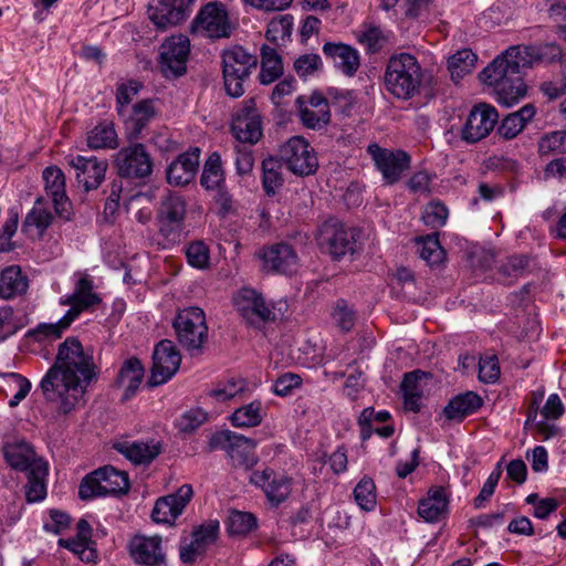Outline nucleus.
I'll return each mask as SVG.
<instances>
[{
	"label": "nucleus",
	"mask_w": 566,
	"mask_h": 566,
	"mask_svg": "<svg viewBox=\"0 0 566 566\" xmlns=\"http://www.w3.org/2000/svg\"><path fill=\"white\" fill-rule=\"evenodd\" d=\"M99 369L93 352L85 349L77 337L70 336L59 345L52 366L39 384L43 398L69 413L83 398L87 387L97 380Z\"/></svg>",
	"instance_id": "obj_1"
},
{
	"label": "nucleus",
	"mask_w": 566,
	"mask_h": 566,
	"mask_svg": "<svg viewBox=\"0 0 566 566\" xmlns=\"http://www.w3.org/2000/svg\"><path fill=\"white\" fill-rule=\"evenodd\" d=\"M563 52L559 45H512L488 64L479 77L492 90L497 103L510 107L525 95L527 86L523 73L537 63L560 61Z\"/></svg>",
	"instance_id": "obj_2"
},
{
	"label": "nucleus",
	"mask_w": 566,
	"mask_h": 566,
	"mask_svg": "<svg viewBox=\"0 0 566 566\" xmlns=\"http://www.w3.org/2000/svg\"><path fill=\"white\" fill-rule=\"evenodd\" d=\"M423 84L424 71L416 56L409 53H399L388 60L384 85L390 95L408 101L421 94Z\"/></svg>",
	"instance_id": "obj_3"
},
{
	"label": "nucleus",
	"mask_w": 566,
	"mask_h": 566,
	"mask_svg": "<svg viewBox=\"0 0 566 566\" xmlns=\"http://www.w3.org/2000/svg\"><path fill=\"white\" fill-rule=\"evenodd\" d=\"M358 238L359 230L332 218L319 226L316 241L322 252L329 254L334 260H340L358 251Z\"/></svg>",
	"instance_id": "obj_4"
},
{
	"label": "nucleus",
	"mask_w": 566,
	"mask_h": 566,
	"mask_svg": "<svg viewBox=\"0 0 566 566\" xmlns=\"http://www.w3.org/2000/svg\"><path fill=\"white\" fill-rule=\"evenodd\" d=\"M188 203L177 191L164 195L156 208V224L158 233L168 242L177 243L185 229Z\"/></svg>",
	"instance_id": "obj_5"
},
{
	"label": "nucleus",
	"mask_w": 566,
	"mask_h": 566,
	"mask_svg": "<svg viewBox=\"0 0 566 566\" xmlns=\"http://www.w3.org/2000/svg\"><path fill=\"white\" fill-rule=\"evenodd\" d=\"M130 484L128 474L106 465L85 475L78 486V496L88 501L97 496L126 494Z\"/></svg>",
	"instance_id": "obj_6"
},
{
	"label": "nucleus",
	"mask_w": 566,
	"mask_h": 566,
	"mask_svg": "<svg viewBox=\"0 0 566 566\" xmlns=\"http://www.w3.org/2000/svg\"><path fill=\"white\" fill-rule=\"evenodd\" d=\"M258 59L250 54L242 46L235 45L222 54V73L227 94L232 97L243 95V82L250 76L251 70L255 69Z\"/></svg>",
	"instance_id": "obj_7"
},
{
	"label": "nucleus",
	"mask_w": 566,
	"mask_h": 566,
	"mask_svg": "<svg viewBox=\"0 0 566 566\" xmlns=\"http://www.w3.org/2000/svg\"><path fill=\"white\" fill-rule=\"evenodd\" d=\"M178 343L190 354L200 352L208 338L203 310L197 306L180 310L172 322Z\"/></svg>",
	"instance_id": "obj_8"
},
{
	"label": "nucleus",
	"mask_w": 566,
	"mask_h": 566,
	"mask_svg": "<svg viewBox=\"0 0 566 566\" xmlns=\"http://www.w3.org/2000/svg\"><path fill=\"white\" fill-rule=\"evenodd\" d=\"M255 447L253 439L230 430L218 431L209 440V451L218 449L226 451L234 467L245 470L252 469L258 462Z\"/></svg>",
	"instance_id": "obj_9"
},
{
	"label": "nucleus",
	"mask_w": 566,
	"mask_h": 566,
	"mask_svg": "<svg viewBox=\"0 0 566 566\" xmlns=\"http://www.w3.org/2000/svg\"><path fill=\"white\" fill-rule=\"evenodd\" d=\"M119 177L146 184L154 171V159L142 143L119 149L114 158Z\"/></svg>",
	"instance_id": "obj_10"
},
{
	"label": "nucleus",
	"mask_w": 566,
	"mask_h": 566,
	"mask_svg": "<svg viewBox=\"0 0 566 566\" xmlns=\"http://www.w3.org/2000/svg\"><path fill=\"white\" fill-rule=\"evenodd\" d=\"M279 158L287 170L298 177L312 176L318 169L317 155L302 136H293L281 145Z\"/></svg>",
	"instance_id": "obj_11"
},
{
	"label": "nucleus",
	"mask_w": 566,
	"mask_h": 566,
	"mask_svg": "<svg viewBox=\"0 0 566 566\" xmlns=\"http://www.w3.org/2000/svg\"><path fill=\"white\" fill-rule=\"evenodd\" d=\"M367 153L381 174L385 185L397 184L410 168V156L405 150H391L374 143L368 145Z\"/></svg>",
	"instance_id": "obj_12"
},
{
	"label": "nucleus",
	"mask_w": 566,
	"mask_h": 566,
	"mask_svg": "<svg viewBox=\"0 0 566 566\" xmlns=\"http://www.w3.org/2000/svg\"><path fill=\"white\" fill-rule=\"evenodd\" d=\"M190 53V41L186 35H171L160 45L159 67L167 78L186 74Z\"/></svg>",
	"instance_id": "obj_13"
},
{
	"label": "nucleus",
	"mask_w": 566,
	"mask_h": 566,
	"mask_svg": "<svg viewBox=\"0 0 566 566\" xmlns=\"http://www.w3.org/2000/svg\"><path fill=\"white\" fill-rule=\"evenodd\" d=\"M181 355L170 339H161L153 353V367L147 386L150 388L167 382L178 371Z\"/></svg>",
	"instance_id": "obj_14"
},
{
	"label": "nucleus",
	"mask_w": 566,
	"mask_h": 566,
	"mask_svg": "<svg viewBox=\"0 0 566 566\" xmlns=\"http://www.w3.org/2000/svg\"><path fill=\"white\" fill-rule=\"evenodd\" d=\"M231 132L234 138L243 145H255L261 139L263 135L262 119L254 99L244 101L233 114Z\"/></svg>",
	"instance_id": "obj_15"
},
{
	"label": "nucleus",
	"mask_w": 566,
	"mask_h": 566,
	"mask_svg": "<svg viewBox=\"0 0 566 566\" xmlns=\"http://www.w3.org/2000/svg\"><path fill=\"white\" fill-rule=\"evenodd\" d=\"M233 304L239 314L249 323L272 322L276 319L273 310L266 304L261 293L251 287H242L233 296Z\"/></svg>",
	"instance_id": "obj_16"
},
{
	"label": "nucleus",
	"mask_w": 566,
	"mask_h": 566,
	"mask_svg": "<svg viewBox=\"0 0 566 566\" xmlns=\"http://www.w3.org/2000/svg\"><path fill=\"white\" fill-rule=\"evenodd\" d=\"M65 159L73 168L78 185L83 186L85 191L97 189L104 181L108 167L107 160L82 155H69Z\"/></svg>",
	"instance_id": "obj_17"
},
{
	"label": "nucleus",
	"mask_w": 566,
	"mask_h": 566,
	"mask_svg": "<svg viewBox=\"0 0 566 566\" xmlns=\"http://www.w3.org/2000/svg\"><path fill=\"white\" fill-rule=\"evenodd\" d=\"M499 120L496 109L489 104L475 105L462 128V139L474 144L485 138Z\"/></svg>",
	"instance_id": "obj_18"
},
{
	"label": "nucleus",
	"mask_w": 566,
	"mask_h": 566,
	"mask_svg": "<svg viewBox=\"0 0 566 566\" xmlns=\"http://www.w3.org/2000/svg\"><path fill=\"white\" fill-rule=\"evenodd\" d=\"M192 29L196 32L202 31L212 39L228 38L231 34L228 13L218 3L205 6L195 18Z\"/></svg>",
	"instance_id": "obj_19"
},
{
	"label": "nucleus",
	"mask_w": 566,
	"mask_h": 566,
	"mask_svg": "<svg viewBox=\"0 0 566 566\" xmlns=\"http://www.w3.org/2000/svg\"><path fill=\"white\" fill-rule=\"evenodd\" d=\"M193 495L190 484L181 485L176 493L158 499L151 512L156 523L172 524L184 512Z\"/></svg>",
	"instance_id": "obj_20"
},
{
	"label": "nucleus",
	"mask_w": 566,
	"mask_h": 566,
	"mask_svg": "<svg viewBox=\"0 0 566 566\" xmlns=\"http://www.w3.org/2000/svg\"><path fill=\"white\" fill-rule=\"evenodd\" d=\"M195 0H159L156 6H149V19L161 29L176 25L187 19L192 10Z\"/></svg>",
	"instance_id": "obj_21"
},
{
	"label": "nucleus",
	"mask_w": 566,
	"mask_h": 566,
	"mask_svg": "<svg viewBox=\"0 0 566 566\" xmlns=\"http://www.w3.org/2000/svg\"><path fill=\"white\" fill-rule=\"evenodd\" d=\"M259 256L263 261V268L271 272L291 274L297 269V254L287 243L266 247L261 250Z\"/></svg>",
	"instance_id": "obj_22"
},
{
	"label": "nucleus",
	"mask_w": 566,
	"mask_h": 566,
	"mask_svg": "<svg viewBox=\"0 0 566 566\" xmlns=\"http://www.w3.org/2000/svg\"><path fill=\"white\" fill-rule=\"evenodd\" d=\"M46 195L51 198L55 213L64 219H71V202L65 192V177L55 166L46 167L43 171Z\"/></svg>",
	"instance_id": "obj_23"
},
{
	"label": "nucleus",
	"mask_w": 566,
	"mask_h": 566,
	"mask_svg": "<svg viewBox=\"0 0 566 566\" xmlns=\"http://www.w3.org/2000/svg\"><path fill=\"white\" fill-rule=\"evenodd\" d=\"M250 482L262 488L269 501L275 505L284 502L291 492V480L271 469L252 472Z\"/></svg>",
	"instance_id": "obj_24"
},
{
	"label": "nucleus",
	"mask_w": 566,
	"mask_h": 566,
	"mask_svg": "<svg viewBox=\"0 0 566 566\" xmlns=\"http://www.w3.org/2000/svg\"><path fill=\"white\" fill-rule=\"evenodd\" d=\"M200 149L198 147L180 154L166 170L167 182L171 186H186L191 182L198 171Z\"/></svg>",
	"instance_id": "obj_25"
},
{
	"label": "nucleus",
	"mask_w": 566,
	"mask_h": 566,
	"mask_svg": "<svg viewBox=\"0 0 566 566\" xmlns=\"http://www.w3.org/2000/svg\"><path fill=\"white\" fill-rule=\"evenodd\" d=\"M93 289L94 284L92 279L88 275H84L76 282L73 293L61 301L63 305L70 306L65 314H71L73 321L83 312L88 311L102 302V298L98 294L93 292Z\"/></svg>",
	"instance_id": "obj_26"
},
{
	"label": "nucleus",
	"mask_w": 566,
	"mask_h": 566,
	"mask_svg": "<svg viewBox=\"0 0 566 566\" xmlns=\"http://www.w3.org/2000/svg\"><path fill=\"white\" fill-rule=\"evenodd\" d=\"M129 551L137 564L158 566L165 563V553L159 536H135L129 543Z\"/></svg>",
	"instance_id": "obj_27"
},
{
	"label": "nucleus",
	"mask_w": 566,
	"mask_h": 566,
	"mask_svg": "<svg viewBox=\"0 0 566 566\" xmlns=\"http://www.w3.org/2000/svg\"><path fill=\"white\" fill-rule=\"evenodd\" d=\"M3 455L7 463L14 470L29 471L38 461H44L39 458L33 447L24 440L7 441L3 446Z\"/></svg>",
	"instance_id": "obj_28"
},
{
	"label": "nucleus",
	"mask_w": 566,
	"mask_h": 566,
	"mask_svg": "<svg viewBox=\"0 0 566 566\" xmlns=\"http://www.w3.org/2000/svg\"><path fill=\"white\" fill-rule=\"evenodd\" d=\"M323 53L347 76H353L360 65L357 50L347 44L327 42L323 45Z\"/></svg>",
	"instance_id": "obj_29"
},
{
	"label": "nucleus",
	"mask_w": 566,
	"mask_h": 566,
	"mask_svg": "<svg viewBox=\"0 0 566 566\" xmlns=\"http://www.w3.org/2000/svg\"><path fill=\"white\" fill-rule=\"evenodd\" d=\"M114 449L134 464H148L160 453L161 447L154 441H119L114 443Z\"/></svg>",
	"instance_id": "obj_30"
},
{
	"label": "nucleus",
	"mask_w": 566,
	"mask_h": 566,
	"mask_svg": "<svg viewBox=\"0 0 566 566\" xmlns=\"http://www.w3.org/2000/svg\"><path fill=\"white\" fill-rule=\"evenodd\" d=\"M144 376V365L137 357H130L123 363L116 377V384L125 388L123 400H129L136 395Z\"/></svg>",
	"instance_id": "obj_31"
},
{
	"label": "nucleus",
	"mask_w": 566,
	"mask_h": 566,
	"mask_svg": "<svg viewBox=\"0 0 566 566\" xmlns=\"http://www.w3.org/2000/svg\"><path fill=\"white\" fill-rule=\"evenodd\" d=\"M448 503L444 488L436 486L419 502L418 514L426 522L436 523L447 513Z\"/></svg>",
	"instance_id": "obj_32"
},
{
	"label": "nucleus",
	"mask_w": 566,
	"mask_h": 566,
	"mask_svg": "<svg viewBox=\"0 0 566 566\" xmlns=\"http://www.w3.org/2000/svg\"><path fill=\"white\" fill-rule=\"evenodd\" d=\"M483 405L482 398L474 391H467L453 397L443 409L449 420H463L478 411Z\"/></svg>",
	"instance_id": "obj_33"
},
{
	"label": "nucleus",
	"mask_w": 566,
	"mask_h": 566,
	"mask_svg": "<svg viewBox=\"0 0 566 566\" xmlns=\"http://www.w3.org/2000/svg\"><path fill=\"white\" fill-rule=\"evenodd\" d=\"M31 382L18 373H0V392L10 397L8 405L17 407L30 392Z\"/></svg>",
	"instance_id": "obj_34"
},
{
	"label": "nucleus",
	"mask_w": 566,
	"mask_h": 566,
	"mask_svg": "<svg viewBox=\"0 0 566 566\" xmlns=\"http://www.w3.org/2000/svg\"><path fill=\"white\" fill-rule=\"evenodd\" d=\"M74 321L64 314L56 323H40L27 332L25 337L34 343L46 344L60 339Z\"/></svg>",
	"instance_id": "obj_35"
},
{
	"label": "nucleus",
	"mask_w": 566,
	"mask_h": 566,
	"mask_svg": "<svg viewBox=\"0 0 566 566\" xmlns=\"http://www.w3.org/2000/svg\"><path fill=\"white\" fill-rule=\"evenodd\" d=\"M29 280L19 265H10L0 273V297L12 298L27 292Z\"/></svg>",
	"instance_id": "obj_36"
},
{
	"label": "nucleus",
	"mask_w": 566,
	"mask_h": 566,
	"mask_svg": "<svg viewBox=\"0 0 566 566\" xmlns=\"http://www.w3.org/2000/svg\"><path fill=\"white\" fill-rule=\"evenodd\" d=\"M41 202L42 199L39 198L22 223V231L31 239H42L53 220V216L48 209L38 207Z\"/></svg>",
	"instance_id": "obj_37"
},
{
	"label": "nucleus",
	"mask_w": 566,
	"mask_h": 566,
	"mask_svg": "<svg viewBox=\"0 0 566 566\" xmlns=\"http://www.w3.org/2000/svg\"><path fill=\"white\" fill-rule=\"evenodd\" d=\"M155 116V108L151 99H143L136 103L130 113L123 117L130 137L137 138L143 129Z\"/></svg>",
	"instance_id": "obj_38"
},
{
	"label": "nucleus",
	"mask_w": 566,
	"mask_h": 566,
	"mask_svg": "<svg viewBox=\"0 0 566 566\" xmlns=\"http://www.w3.org/2000/svg\"><path fill=\"white\" fill-rule=\"evenodd\" d=\"M48 472L49 468L45 461H38L33 464V469L25 471L28 482L24 488L28 502H39L45 497Z\"/></svg>",
	"instance_id": "obj_39"
},
{
	"label": "nucleus",
	"mask_w": 566,
	"mask_h": 566,
	"mask_svg": "<svg viewBox=\"0 0 566 566\" xmlns=\"http://www.w3.org/2000/svg\"><path fill=\"white\" fill-rule=\"evenodd\" d=\"M283 75V62L276 49L263 44L261 48L260 83L269 85Z\"/></svg>",
	"instance_id": "obj_40"
},
{
	"label": "nucleus",
	"mask_w": 566,
	"mask_h": 566,
	"mask_svg": "<svg viewBox=\"0 0 566 566\" xmlns=\"http://www.w3.org/2000/svg\"><path fill=\"white\" fill-rule=\"evenodd\" d=\"M535 115V107L532 104L524 105L517 112L504 117L497 127V133L505 139L516 137Z\"/></svg>",
	"instance_id": "obj_41"
},
{
	"label": "nucleus",
	"mask_w": 566,
	"mask_h": 566,
	"mask_svg": "<svg viewBox=\"0 0 566 566\" xmlns=\"http://www.w3.org/2000/svg\"><path fill=\"white\" fill-rule=\"evenodd\" d=\"M282 166L280 158L273 156L262 161V187L268 196H274L284 185Z\"/></svg>",
	"instance_id": "obj_42"
},
{
	"label": "nucleus",
	"mask_w": 566,
	"mask_h": 566,
	"mask_svg": "<svg viewBox=\"0 0 566 566\" xmlns=\"http://www.w3.org/2000/svg\"><path fill=\"white\" fill-rule=\"evenodd\" d=\"M264 417L262 402H252L237 408L230 417L231 424L235 428H252L259 426Z\"/></svg>",
	"instance_id": "obj_43"
},
{
	"label": "nucleus",
	"mask_w": 566,
	"mask_h": 566,
	"mask_svg": "<svg viewBox=\"0 0 566 566\" xmlns=\"http://www.w3.org/2000/svg\"><path fill=\"white\" fill-rule=\"evenodd\" d=\"M91 149H115L118 146L117 134L112 123H99L87 134Z\"/></svg>",
	"instance_id": "obj_44"
},
{
	"label": "nucleus",
	"mask_w": 566,
	"mask_h": 566,
	"mask_svg": "<svg viewBox=\"0 0 566 566\" xmlns=\"http://www.w3.org/2000/svg\"><path fill=\"white\" fill-rule=\"evenodd\" d=\"M528 265L530 258L527 255H512L507 258L505 263L499 266V280L505 285H511L526 273Z\"/></svg>",
	"instance_id": "obj_45"
},
{
	"label": "nucleus",
	"mask_w": 566,
	"mask_h": 566,
	"mask_svg": "<svg viewBox=\"0 0 566 566\" xmlns=\"http://www.w3.org/2000/svg\"><path fill=\"white\" fill-rule=\"evenodd\" d=\"M224 181V175L221 166V157L218 153H212L205 163L200 178V184L207 190L219 189Z\"/></svg>",
	"instance_id": "obj_46"
},
{
	"label": "nucleus",
	"mask_w": 566,
	"mask_h": 566,
	"mask_svg": "<svg viewBox=\"0 0 566 566\" xmlns=\"http://www.w3.org/2000/svg\"><path fill=\"white\" fill-rule=\"evenodd\" d=\"M478 55L470 49H463L449 57L448 69L451 73L452 80L462 78L465 74L471 73Z\"/></svg>",
	"instance_id": "obj_47"
},
{
	"label": "nucleus",
	"mask_w": 566,
	"mask_h": 566,
	"mask_svg": "<svg viewBox=\"0 0 566 566\" xmlns=\"http://www.w3.org/2000/svg\"><path fill=\"white\" fill-rule=\"evenodd\" d=\"M353 494L357 505L361 510L370 512L375 509L377 495L376 485L371 478L364 476L355 486Z\"/></svg>",
	"instance_id": "obj_48"
},
{
	"label": "nucleus",
	"mask_w": 566,
	"mask_h": 566,
	"mask_svg": "<svg viewBox=\"0 0 566 566\" xmlns=\"http://www.w3.org/2000/svg\"><path fill=\"white\" fill-rule=\"evenodd\" d=\"M143 84L136 80H129L120 83L116 88V111L120 117H125L128 105L133 98L139 93Z\"/></svg>",
	"instance_id": "obj_49"
},
{
	"label": "nucleus",
	"mask_w": 566,
	"mask_h": 566,
	"mask_svg": "<svg viewBox=\"0 0 566 566\" xmlns=\"http://www.w3.org/2000/svg\"><path fill=\"white\" fill-rule=\"evenodd\" d=\"M420 243V256L427 261L430 265L439 264L444 259V250L440 244L438 233L429 234L421 238Z\"/></svg>",
	"instance_id": "obj_50"
},
{
	"label": "nucleus",
	"mask_w": 566,
	"mask_h": 566,
	"mask_svg": "<svg viewBox=\"0 0 566 566\" xmlns=\"http://www.w3.org/2000/svg\"><path fill=\"white\" fill-rule=\"evenodd\" d=\"M448 208L439 200H432L424 207L422 220L431 229L443 227L448 219Z\"/></svg>",
	"instance_id": "obj_51"
},
{
	"label": "nucleus",
	"mask_w": 566,
	"mask_h": 566,
	"mask_svg": "<svg viewBox=\"0 0 566 566\" xmlns=\"http://www.w3.org/2000/svg\"><path fill=\"white\" fill-rule=\"evenodd\" d=\"M18 224L19 213L15 209L11 208L8 210V218L0 231V252H10L15 248L11 239L18 230Z\"/></svg>",
	"instance_id": "obj_52"
},
{
	"label": "nucleus",
	"mask_w": 566,
	"mask_h": 566,
	"mask_svg": "<svg viewBox=\"0 0 566 566\" xmlns=\"http://www.w3.org/2000/svg\"><path fill=\"white\" fill-rule=\"evenodd\" d=\"M188 263L197 269L203 270L210 264V250L203 241L191 242L186 250Z\"/></svg>",
	"instance_id": "obj_53"
},
{
	"label": "nucleus",
	"mask_w": 566,
	"mask_h": 566,
	"mask_svg": "<svg viewBox=\"0 0 566 566\" xmlns=\"http://www.w3.org/2000/svg\"><path fill=\"white\" fill-rule=\"evenodd\" d=\"M256 526V518L252 513L234 511L229 516L228 530L233 535H245Z\"/></svg>",
	"instance_id": "obj_54"
},
{
	"label": "nucleus",
	"mask_w": 566,
	"mask_h": 566,
	"mask_svg": "<svg viewBox=\"0 0 566 566\" xmlns=\"http://www.w3.org/2000/svg\"><path fill=\"white\" fill-rule=\"evenodd\" d=\"M336 325L343 332L353 329L356 323L355 311L347 304L345 300H338L332 314Z\"/></svg>",
	"instance_id": "obj_55"
},
{
	"label": "nucleus",
	"mask_w": 566,
	"mask_h": 566,
	"mask_svg": "<svg viewBox=\"0 0 566 566\" xmlns=\"http://www.w3.org/2000/svg\"><path fill=\"white\" fill-rule=\"evenodd\" d=\"M300 117L303 125L307 128L321 129L329 123L331 113L310 108L308 106H301Z\"/></svg>",
	"instance_id": "obj_56"
},
{
	"label": "nucleus",
	"mask_w": 566,
	"mask_h": 566,
	"mask_svg": "<svg viewBox=\"0 0 566 566\" xmlns=\"http://www.w3.org/2000/svg\"><path fill=\"white\" fill-rule=\"evenodd\" d=\"M566 130H556L542 137L538 143L541 155L551 153H565Z\"/></svg>",
	"instance_id": "obj_57"
},
{
	"label": "nucleus",
	"mask_w": 566,
	"mask_h": 566,
	"mask_svg": "<svg viewBox=\"0 0 566 566\" xmlns=\"http://www.w3.org/2000/svg\"><path fill=\"white\" fill-rule=\"evenodd\" d=\"M219 532V522L211 521L201 525L192 532V541L196 546H202L207 551L208 546L213 544Z\"/></svg>",
	"instance_id": "obj_58"
},
{
	"label": "nucleus",
	"mask_w": 566,
	"mask_h": 566,
	"mask_svg": "<svg viewBox=\"0 0 566 566\" xmlns=\"http://www.w3.org/2000/svg\"><path fill=\"white\" fill-rule=\"evenodd\" d=\"M322 59L318 54L307 53L298 56L294 62V70L301 77H307L322 69Z\"/></svg>",
	"instance_id": "obj_59"
},
{
	"label": "nucleus",
	"mask_w": 566,
	"mask_h": 566,
	"mask_svg": "<svg viewBox=\"0 0 566 566\" xmlns=\"http://www.w3.org/2000/svg\"><path fill=\"white\" fill-rule=\"evenodd\" d=\"M206 419L207 415L201 409H190L176 420V427L181 432H192L199 428Z\"/></svg>",
	"instance_id": "obj_60"
},
{
	"label": "nucleus",
	"mask_w": 566,
	"mask_h": 566,
	"mask_svg": "<svg viewBox=\"0 0 566 566\" xmlns=\"http://www.w3.org/2000/svg\"><path fill=\"white\" fill-rule=\"evenodd\" d=\"M502 475L501 464L497 463L496 468L489 475L484 482L479 495L474 497L473 504L475 509H481L485 501H488L494 493L495 488Z\"/></svg>",
	"instance_id": "obj_61"
},
{
	"label": "nucleus",
	"mask_w": 566,
	"mask_h": 566,
	"mask_svg": "<svg viewBox=\"0 0 566 566\" xmlns=\"http://www.w3.org/2000/svg\"><path fill=\"white\" fill-rule=\"evenodd\" d=\"M500 377V366L495 356L481 357L479 363V379L485 384H493Z\"/></svg>",
	"instance_id": "obj_62"
},
{
	"label": "nucleus",
	"mask_w": 566,
	"mask_h": 566,
	"mask_svg": "<svg viewBox=\"0 0 566 566\" xmlns=\"http://www.w3.org/2000/svg\"><path fill=\"white\" fill-rule=\"evenodd\" d=\"M234 165L239 175H248L252 171L254 157L250 146L240 145L235 147Z\"/></svg>",
	"instance_id": "obj_63"
},
{
	"label": "nucleus",
	"mask_w": 566,
	"mask_h": 566,
	"mask_svg": "<svg viewBox=\"0 0 566 566\" xmlns=\"http://www.w3.org/2000/svg\"><path fill=\"white\" fill-rule=\"evenodd\" d=\"M302 379L298 375L286 373L279 377L273 386V392L280 397L290 396L293 389L300 387Z\"/></svg>",
	"instance_id": "obj_64"
}]
</instances>
